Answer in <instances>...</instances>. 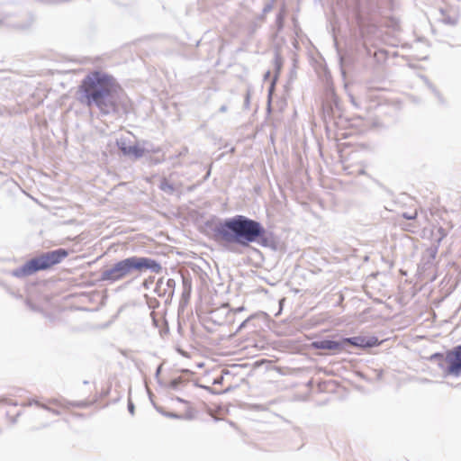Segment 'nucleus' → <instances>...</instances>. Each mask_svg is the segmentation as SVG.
<instances>
[{"label":"nucleus","mask_w":461,"mask_h":461,"mask_svg":"<svg viewBox=\"0 0 461 461\" xmlns=\"http://www.w3.org/2000/svg\"><path fill=\"white\" fill-rule=\"evenodd\" d=\"M121 91L113 77L103 71H92L79 86L80 101L90 108H97L102 114H112L118 112Z\"/></svg>","instance_id":"nucleus-1"},{"label":"nucleus","mask_w":461,"mask_h":461,"mask_svg":"<svg viewBox=\"0 0 461 461\" xmlns=\"http://www.w3.org/2000/svg\"><path fill=\"white\" fill-rule=\"evenodd\" d=\"M214 230L221 240L228 243L248 247L250 243L260 240L261 245H267V240L263 238L266 230L262 224L244 215L225 219L216 225Z\"/></svg>","instance_id":"nucleus-2"},{"label":"nucleus","mask_w":461,"mask_h":461,"mask_svg":"<svg viewBox=\"0 0 461 461\" xmlns=\"http://www.w3.org/2000/svg\"><path fill=\"white\" fill-rule=\"evenodd\" d=\"M68 256V251L64 249L49 251L39 257L27 261L22 267L12 271V275L16 277H24L32 275L39 270H44L59 264Z\"/></svg>","instance_id":"nucleus-3"},{"label":"nucleus","mask_w":461,"mask_h":461,"mask_svg":"<svg viewBox=\"0 0 461 461\" xmlns=\"http://www.w3.org/2000/svg\"><path fill=\"white\" fill-rule=\"evenodd\" d=\"M431 360L438 362L444 376H461V345L448 350L446 355L436 353Z\"/></svg>","instance_id":"nucleus-4"},{"label":"nucleus","mask_w":461,"mask_h":461,"mask_svg":"<svg viewBox=\"0 0 461 461\" xmlns=\"http://www.w3.org/2000/svg\"><path fill=\"white\" fill-rule=\"evenodd\" d=\"M123 262L128 275L134 271L142 273L147 270L158 274L162 269L160 264L149 258L133 256L123 259Z\"/></svg>","instance_id":"nucleus-5"},{"label":"nucleus","mask_w":461,"mask_h":461,"mask_svg":"<svg viewBox=\"0 0 461 461\" xmlns=\"http://www.w3.org/2000/svg\"><path fill=\"white\" fill-rule=\"evenodd\" d=\"M128 276L123 259L113 264L111 267L102 271L101 280L115 283Z\"/></svg>","instance_id":"nucleus-6"},{"label":"nucleus","mask_w":461,"mask_h":461,"mask_svg":"<svg viewBox=\"0 0 461 461\" xmlns=\"http://www.w3.org/2000/svg\"><path fill=\"white\" fill-rule=\"evenodd\" d=\"M120 150L127 156H131L134 158H140L149 152H158V149L140 147L139 145H128L125 141L118 142Z\"/></svg>","instance_id":"nucleus-7"},{"label":"nucleus","mask_w":461,"mask_h":461,"mask_svg":"<svg viewBox=\"0 0 461 461\" xmlns=\"http://www.w3.org/2000/svg\"><path fill=\"white\" fill-rule=\"evenodd\" d=\"M344 344H350L358 348H373L375 346H378L380 344L379 340L375 337H365V336H357L352 338H346L342 340Z\"/></svg>","instance_id":"nucleus-8"},{"label":"nucleus","mask_w":461,"mask_h":461,"mask_svg":"<svg viewBox=\"0 0 461 461\" xmlns=\"http://www.w3.org/2000/svg\"><path fill=\"white\" fill-rule=\"evenodd\" d=\"M313 348L321 350H340L343 348L342 341H335L330 339L316 340L312 343Z\"/></svg>","instance_id":"nucleus-9"},{"label":"nucleus","mask_w":461,"mask_h":461,"mask_svg":"<svg viewBox=\"0 0 461 461\" xmlns=\"http://www.w3.org/2000/svg\"><path fill=\"white\" fill-rule=\"evenodd\" d=\"M440 18L439 20L447 25L454 26L458 22V15L455 11L452 10H445L440 9Z\"/></svg>","instance_id":"nucleus-10"},{"label":"nucleus","mask_w":461,"mask_h":461,"mask_svg":"<svg viewBox=\"0 0 461 461\" xmlns=\"http://www.w3.org/2000/svg\"><path fill=\"white\" fill-rule=\"evenodd\" d=\"M438 245L436 244L430 246L424 251L422 255V260L425 262V264H432L438 254Z\"/></svg>","instance_id":"nucleus-11"},{"label":"nucleus","mask_w":461,"mask_h":461,"mask_svg":"<svg viewBox=\"0 0 461 461\" xmlns=\"http://www.w3.org/2000/svg\"><path fill=\"white\" fill-rule=\"evenodd\" d=\"M159 188L169 194H172L176 191V187L167 178H163L160 182Z\"/></svg>","instance_id":"nucleus-12"},{"label":"nucleus","mask_w":461,"mask_h":461,"mask_svg":"<svg viewBox=\"0 0 461 461\" xmlns=\"http://www.w3.org/2000/svg\"><path fill=\"white\" fill-rule=\"evenodd\" d=\"M32 404H36L37 406L48 411H50L51 413H53L54 415H59L60 412L57 410H54V409H51L50 407H49L48 405L46 404H43V403H41L39 402L38 401H32V402H29L28 403H26L25 405H32Z\"/></svg>","instance_id":"nucleus-13"},{"label":"nucleus","mask_w":461,"mask_h":461,"mask_svg":"<svg viewBox=\"0 0 461 461\" xmlns=\"http://www.w3.org/2000/svg\"><path fill=\"white\" fill-rule=\"evenodd\" d=\"M438 233L439 236L436 240V242H437V245L439 246L441 240L447 236V232H446V230L442 227H439L438 229Z\"/></svg>","instance_id":"nucleus-14"},{"label":"nucleus","mask_w":461,"mask_h":461,"mask_svg":"<svg viewBox=\"0 0 461 461\" xmlns=\"http://www.w3.org/2000/svg\"><path fill=\"white\" fill-rule=\"evenodd\" d=\"M418 212L415 210L413 212H403L402 217L406 220H415L417 218Z\"/></svg>","instance_id":"nucleus-15"},{"label":"nucleus","mask_w":461,"mask_h":461,"mask_svg":"<svg viewBox=\"0 0 461 461\" xmlns=\"http://www.w3.org/2000/svg\"><path fill=\"white\" fill-rule=\"evenodd\" d=\"M158 411L162 413L164 416L166 417H168V418H172V419H180L181 416L176 414V413H174V412H167V411H161L160 409H158Z\"/></svg>","instance_id":"nucleus-16"},{"label":"nucleus","mask_w":461,"mask_h":461,"mask_svg":"<svg viewBox=\"0 0 461 461\" xmlns=\"http://www.w3.org/2000/svg\"><path fill=\"white\" fill-rule=\"evenodd\" d=\"M182 383L180 378L173 379L170 382V387L174 390H176L178 388V385Z\"/></svg>","instance_id":"nucleus-17"},{"label":"nucleus","mask_w":461,"mask_h":461,"mask_svg":"<svg viewBox=\"0 0 461 461\" xmlns=\"http://www.w3.org/2000/svg\"><path fill=\"white\" fill-rule=\"evenodd\" d=\"M252 318H253V316L251 315V316L248 317L245 321H243L240 323V325L239 326V328H238L237 331H240L241 330H243V329L246 327L247 323H248V322H249Z\"/></svg>","instance_id":"nucleus-18"},{"label":"nucleus","mask_w":461,"mask_h":461,"mask_svg":"<svg viewBox=\"0 0 461 461\" xmlns=\"http://www.w3.org/2000/svg\"><path fill=\"white\" fill-rule=\"evenodd\" d=\"M128 410L131 414L134 413V404L132 403L131 401H129V402H128Z\"/></svg>","instance_id":"nucleus-19"},{"label":"nucleus","mask_w":461,"mask_h":461,"mask_svg":"<svg viewBox=\"0 0 461 461\" xmlns=\"http://www.w3.org/2000/svg\"><path fill=\"white\" fill-rule=\"evenodd\" d=\"M275 62H276V71L278 72L280 70V68H281V63H280L279 59L277 57L276 58Z\"/></svg>","instance_id":"nucleus-20"},{"label":"nucleus","mask_w":461,"mask_h":461,"mask_svg":"<svg viewBox=\"0 0 461 461\" xmlns=\"http://www.w3.org/2000/svg\"><path fill=\"white\" fill-rule=\"evenodd\" d=\"M227 110H228L227 105L223 104V105H221V106L220 107L219 112H220V113H225V112H227Z\"/></svg>","instance_id":"nucleus-21"},{"label":"nucleus","mask_w":461,"mask_h":461,"mask_svg":"<svg viewBox=\"0 0 461 461\" xmlns=\"http://www.w3.org/2000/svg\"><path fill=\"white\" fill-rule=\"evenodd\" d=\"M242 311H244V307L243 306L239 307V308L234 310L235 312H242Z\"/></svg>","instance_id":"nucleus-22"},{"label":"nucleus","mask_w":461,"mask_h":461,"mask_svg":"<svg viewBox=\"0 0 461 461\" xmlns=\"http://www.w3.org/2000/svg\"><path fill=\"white\" fill-rule=\"evenodd\" d=\"M50 403H58V401L57 400H49L48 401Z\"/></svg>","instance_id":"nucleus-23"},{"label":"nucleus","mask_w":461,"mask_h":461,"mask_svg":"<svg viewBox=\"0 0 461 461\" xmlns=\"http://www.w3.org/2000/svg\"><path fill=\"white\" fill-rule=\"evenodd\" d=\"M269 76H270V72H269V71H267V72L265 74V79H267V77H269Z\"/></svg>","instance_id":"nucleus-24"},{"label":"nucleus","mask_w":461,"mask_h":461,"mask_svg":"<svg viewBox=\"0 0 461 461\" xmlns=\"http://www.w3.org/2000/svg\"><path fill=\"white\" fill-rule=\"evenodd\" d=\"M176 401L180 402H184L185 401L179 397L176 398Z\"/></svg>","instance_id":"nucleus-25"},{"label":"nucleus","mask_w":461,"mask_h":461,"mask_svg":"<svg viewBox=\"0 0 461 461\" xmlns=\"http://www.w3.org/2000/svg\"><path fill=\"white\" fill-rule=\"evenodd\" d=\"M160 368H161L160 366H158V369H157V373H156V374H157V375L159 374V372H160Z\"/></svg>","instance_id":"nucleus-26"},{"label":"nucleus","mask_w":461,"mask_h":461,"mask_svg":"<svg viewBox=\"0 0 461 461\" xmlns=\"http://www.w3.org/2000/svg\"><path fill=\"white\" fill-rule=\"evenodd\" d=\"M249 95H247V96H246V102H249Z\"/></svg>","instance_id":"nucleus-27"},{"label":"nucleus","mask_w":461,"mask_h":461,"mask_svg":"<svg viewBox=\"0 0 461 461\" xmlns=\"http://www.w3.org/2000/svg\"><path fill=\"white\" fill-rule=\"evenodd\" d=\"M274 85H275V81H274V82H272V86H271V88H270V92L272 91V88H273Z\"/></svg>","instance_id":"nucleus-28"},{"label":"nucleus","mask_w":461,"mask_h":461,"mask_svg":"<svg viewBox=\"0 0 461 461\" xmlns=\"http://www.w3.org/2000/svg\"><path fill=\"white\" fill-rule=\"evenodd\" d=\"M433 91L435 92V95H437L439 97L438 93L435 89H433Z\"/></svg>","instance_id":"nucleus-29"}]
</instances>
